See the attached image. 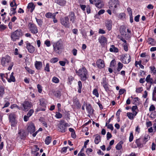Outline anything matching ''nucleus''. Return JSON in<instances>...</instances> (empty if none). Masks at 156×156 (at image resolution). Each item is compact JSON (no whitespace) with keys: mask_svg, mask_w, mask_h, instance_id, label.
I'll use <instances>...</instances> for the list:
<instances>
[{"mask_svg":"<svg viewBox=\"0 0 156 156\" xmlns=\"http://www.w3.org/2000/svg\"><path fill=\"white\" fill-rule=\"evenodd\" d=\"M106 26L108 30H110L112 29V22L111 20L107 21L106 23Z\"/></svg>","mask_w":156,"mask_h":156,"instance_id":"obj_25","label":"nucleus"},{"mask_svg":"<svg viewBox=\"0 0 156 156\" xmlns=\"http://www.w3.org/2000/svg\"><path fill=\"white\" fill-rule=\"evenodd\" d=\"M0 76L1 78V79L2 80L3 82H5V80L4 79V78H5V74L4 73H0Z\"/></svg>","mask_w":156,"mask_h":156,"instance_id":"obj_59","label":"nucleus"},{"mask_svg":"<svg viewBox=\"0 0 156 156\" xmlns=\"http://www.w3.org/2000/svg\"><path fill=\"white\" fill-rule=\"evenodd\" d=\"M44 44L47 47H49L51 45L50 41L48 40H46L45 41Z\"/></svg>","mask_w":156,"mask_h":156,"instance_id":"obj_57","label":"nucleus"},{"mask_svg":"<svg viewBox=\"0 0 156 156\" xmlns=\"http://www.w3.org/2000/svg\"><path fill=\"white\" fill-rule=\"evenodd\" d=\"M55 2L60 6H64L66 3V0H55Z\"/></svg>","mask_w":156,"mask_h":156,"instance_id":"obj_18","label":"nucleus"},{"mask_svg":"<svg viewBox=\"0 0 156 156\" xmlns=\"http://www.w3.org/2000/svg\"><path fill=\"white\" fill-rule=\"evenodd\" d=\"M58 60L57 58H52L50 61V62L52 63H55L57 62Z\"/></svg>","mask_w":156,"mask_h":156,"instance_id":"obj_49","label":"nucleus"},{"mask_svg":"<svg viewBox=\"0 0 156 156\" xmlns=\"http://www.w3.org/2000/svg\"><path fill=\"white\" fill-rule=\"evenodd\" d=\"M109 50L110 51L112 52H117L118 51V49L117 48L115 47V46L113 45H111Z\"/></svg>","mask_w":156,"mask_h":156,"instance_id":"obj_30","label":"nucleus"},{"mask_svg":"<svg viewBox=\"0 0 156 156\" xmlns=\"http://www.w3.org/2000/svg\"><path fill=\"white\" fill-rule=\"evenodd\" d=\"M155 109V108L154 106V105H151L149 109V110L150 112L153 111Z\"/></svg>","mask_w":156,"mask_h":156,"instance_id":"obj_56","label":"nucleus"},{"mask_svg":"<svg viewBox=\"0 0 156 156\" xmlns=\"http://www.w3.org/2000/svg\"><path fill=\"white\" fill-rule=\"evenodd\" d=\"M94 2L96 6L98 8H101L103 6L101 3V0H94Z\"/></svg>","mask_w":156,"mask_h":156,"instance_id":"obj_15","label":"nucleus"},{"mask_svg":"<svg viewBox=\"0 0 156 156\" xmlns=\"http://www.w3.org/2000/svg\"><path fill=\"white\" fill-rule=\"evenodd\" d=\"M93 94L96 97L98 98L99 97V94L98 89L96 88L94 89L93 91Z\"/></svg>","mask_w":156,"mask_h":156,"instance_id":"obj_38","label":"nucleus"},{"mask_svg":"<svg viewBox=\"0 0 156 156\" xmlns=\"http://www.w3.org/2000/svg\"><path fill=\"white\" fill-rule=\"evenodd\" d=\"M127 11L129 13V15H132V11L130 7H128L127 8Z\"/></svg>","mask_w":156,"mask_h":156,"instance_id":"obj_61","label":"nucleus"},{"mask_svg":"<svg viewBox=\"0 0 156 156\" xmlns=\"http://www.w3.org/2000/svg\"><path fill=\"white\" fill-rule=\"evenodd\" d=\"M152 99L153 101H156V93H153Z\"/></svg>","mask_w":156,"mask_h":156,"instance_id":"obj_64","label":"nucleus"},{"mask_svg":"<svg viewBox=\"0 0 156 156\" xmlns=\"http://www.w3.org/2000/svg\"><path fill=\"white\" fill-rule=\"evenodd\" d=\"M138 99L137 97L134 98L133 101V104L134 105H136L138 103Z\"/></svg>","mask_w":156,"mask_h":156,"instance_id":"obj_44","label":"nucleus"},{"mask_svg":"<svg viewBox=\"0 0 156 156\" xmlns=\"http://www.w3.org/2000/svg\"><path fill=\"white\" fill-rule=\"evenodd\" d=\"M97 66L99 69L103 68L105 67V64L104 61L101 59H99L98 60L97 62Z\"/></svg>","mask_w":156,"mask_h":156,"instance_id":"obj_14","label":"nucleus"},{"mask_svg":"<svg viewBox=\"0 0 156 156\" xmlns=\"http://www.w3.org/2000/svg\"><path fill=\"white\" fill-rule=\"evenodd\" d=\"M55 117L58 119H60L62 117V115L59 112H56V114L55 115Z\"/></svg>","mask_w":156,"mask_h":156,"instance_id":"obj_42","label":"nucleus"},{"mask_svg":"<svg viewBox=\"0 0 156 156\" xmlns=\"http://www.w3.org/2000/svg\"><path fill=\"white\" fill-rule=\"evenodd\" d=\"M34 112V111L33 109H30L29 111L28 112V113L27 114V116L30 117V116L32 115L33 113Z\"/></svg>","mask_w":156,"mask_h":156,"instance_id":"obj_45","label":"nucleus"},{"mask_svg":"<svg viewBox=\"0 0 156 156\" xmlns=\"http://www.w3.org/2000/svg\"><path fill=\"white\" fill-rule=\"evenodd\" d=\"M69 16L70 18V21H72V23H74L76 20V16L74 13L72 12H70Z\"/></svg>","mask_w":156,"mask_h":156,"instance_id":"obj_19","label":"nucleus"},{"mask_svg":"<svg viewBox=\"0 0 156 156\" xmlns=\"http://www.w3.org/2000/svg\"><path fill=\"white\" fill-rule=\"evenodd\" d=\"M86 109L88 111L90 114H91L93 112V110L92 109V107L90 104H88L86 106Z\"/></svg>","mask_w":156,"mask_h":156,"instance_id":"obj_31","label":"nucleus"},{"mask_svg":"<svg viewBox=\"0 0 156 156\" xmlns=\"http://www.w3.org/2000/svg\"><path fill=\"white\" fill-rule=\"evenodd\" d=\"M140 56L142 58H146L145 62H148L150 58V56L146 53H142L140 55Z\"/></svg>","mask_w":156,"mask_h":156,"instance_id":"obj_22","label":"nucleus"},{"mask_svg":"<svg viewBox=\"0 0 156 156\" xmlns=\"http://www.w3.org/2000/svg\"><path fill=\"white\" fill-rule=\"evenodd\" d=\"M44 70L48 72H50L49 65V63H47L46 64L44 68Z\"/></svg>","mask_w":156,"mask_h":156,"instance_id":"obj_47","label":"nucleus"},{"mask_svg":"<svg viewBox=\"0 0 156 156\" xmlns=\"http://www.w3.org/2000/svg\"><path fill=\"white\" fill-rule=\"evenodd\" d=\"M35 68L37 70H40L42 67V63L41 62L36 61L34 64Z\"/></svg>","mask_w":156,"mask_h":156,"instance_id":"obj_16","label":"nucleus"},{"mask_svg":"<svg viewBox=\"0 0 156 156\" xmlns=\"http://www.w3.org/2000/svg\"><path fill=\"white\" fill-rule=\"evenodd\" d=\"M27 8L28 9L31 8L30 12H32L35 8V6L32 2H30L28 4Z\"/></svg>","mask_w":156,"mask_h":156,"instance_id":"obj_29","label":"nucleus"},{"mask_svg":"<svg viewBox=\"0 0 156 156\" xmlns=\"http://www.w3.org/2000/svg\"><path fill=\"white\" fill-rule=\"evenodd\" d=\"M120 56V60L123 63L128 64L131 61V57L128 54H122Z\"/></svg>","mask_w":156,"mask_h":156,"instance_id":"obj_4","label":"nucleus"},{"mask_svg":"<svg viewBox=\"0 0 156 156\" xmlns=\"http://www.w3.org/2000/svg\"><path fill=\"white\" fill-rule=\"evenodd\" d=\"M143 90L142 87H140L136 88V92L137 93H140Z\"/></svg>","mask_w":156,"mask_h":156,"instance_id":"obj_46","label":"nucleus"},{"mask_svg":"<svg viewBox=\"0 0 156 156\" xmlns=\"http://www.w3.org/2000/svg\"><path fill=\"white\" fill-rule=\"evenodd\" d=\"M52 81L55 83H57L59 82V80L58 79L55 77H54L52 79Z\"/></svg>","mask_w":156,"mask_h":156,"instance_id":"obj_48","label":"nucleus"},{"mask_svg":"<svg viewBox=\"0 0 156 156\" xmlns=\"http://www.w3.org/2000/svg\"><path fill=\"white\" fill-rule=\"evenodd\" d=\"M76 73L80 77L82 81H85L87 79L88 77L87 71L85 67L84 66H83L82 68L76 71Z\"/></svg>","mask_w":156,"mask_h":156,"instance_id":"obj_1","label":"nucleus"},{"mask_svg":"<svg viewBox=\"0 0 156 156\" xmlns=\"http://www.w3.org/2000/svg\"><path fill=\"white\" fill-rule=\"evenodd\" d=\"M27 129L29 132L32 133L35 131V127L34 124L33 123L30 124L28 126Z\"/></svg>","mask_w":156,"mask_h":156,"instance_id":"obj_13","label":"nucleus"},{"mask_svg":"<svg viewBox=\"0 0 156 156\" xmlns=\"http://www.w3.org/2000/svg\"><path fill=\"white\" fill-rule=\"evenodd\" d=\"M125 91L126 90L125 89H120L119 91V95H122L123 94Z\"/></svg>","mask_w":156,"mask_h":156,"instance_id":"obj_62","label":"nucleus"},{"mask_svg":"<svg viewBox=\"0 0 156 156\" xmlns=\"http://www.w3.org/2000/svg\"><path fill=\"white\" fill-rule=\"evenodd\" d=\"M22 30L20 29H17L12 33L11 35V39L13 41H16L19 39L22 35Z\"/></svg>","mask_w":156,"mask_h":156,"instance_id":"obj_2","label":"nucleus"},{"mask_svg":"<svg viewBox=\"0 0 156 156\" xmlns=\"http://www.w3.org/2000/svg\"><path fill=\"white\" fill-rule=\"evenodd\" d=\"M10 57L8 55H6L4 57H2L1 59V63L3 66H6L11 61Z\"/></svg>","mask_w":156,"mask_h":156,"instance_id":"obj_5","label":"nucleus"},{"mask_svg":"<svg viewBox=\"0 0 156 156\" xmlns=\"http://www.w3.org/2000/svg\"><path fill=\"white\" fill-rule=\"evenodd\" d=\"M16 7L15 8H12L11 9V11L12 12V14H10V15L11 16H12V15H14L16 13Z\"/></svg>","mask_w":156,"mask_h":156,"instance_id":"obj_52","label":"nucleus"},{"mask_svg":"<svg viewBox=\"0 0 156 156\" xmlns=\"http://www.w3.org/2000/svg\"><path fill=\"white\" fill-rule=\"evenodd\" d=\"M136 110H138L137 106L136 105L133 106L132 108V111L133 113H134V112H137Z\"/></svg>","mask_w":156,"mask_h":156,"instance_id":"obj_43","label":"nucleus"},{"mask_svg":"<svg viewBox=\"0 0 156 156\" xmlns=\"http://www.w3.org/2000/svg\"><path fill=\"white\" fill-rule=\"evenodd\" d=\"M151 73H153L154 74H155L156 73V69L154 66H150V67Z\"/></svg>","mask_w":156,"mask_h":156,"instance_id":"obj_41","label":"nucleus"},{"mask_svg":"<svg viewBox=\"0 0 156 156\" xmlns=\"http://www.w3.org/2000/svg\"><path fill=\"white\" fill-rule=\"evenodd\" d=\"M30 31L33 34H37L38 32L37 29L36 25L34 23H29L28 25Z\"/></svg>","mask_w":156,"mask_h":156,"instance_id":"obj_7","label":"nucleus"},{"mask_svg":"<svg viewBox=\"0 0 156 156\" xmlns=\"http://www.w3.org/2000/svg\"><path fill=\"white\" fill-rule=\"evenodd\" d=\"M58 130L61 132L64 133L66 130V126L64 125L61 124L58 127Z\"/></svg>","mask_w":156,"mask_h":156,"instance_id":"obj_24","label":"nucleus"},{"mask_svg":"<svg viewBox=\"0 0 156 156\" xmlns=\"http://www.w3.org/2000/svg\"><path fill=\"white\" fill-rule=\"evenodd\" d=\"M101 84L107 92L109 91L108 85L106 82V78H103V81L101 83Z\"/></svg>","mask_w":156,"mask_h":156,"instance_id":"obj_12","label":"nucleus"},{"mask_svg":"<svg viewBox=\"0 0 156 156\" xmlns=\"http://www.w3.org/2000/svg\"><path fill=\"white\" fill-rule=\"evenodd\" d=\"M51 137L50 136H47L45 139V142L46 144L48 145L51 142Z\"/></svg>","mask_w":156,"mask_h":156,"instance_id":"obj_35","label":"nucleus"},{"mask_svg":"<svg viewBox=\"0 0 156 156\" xmlns=\"http://www.w3.org/2000/svg\"><path fill=\"white\" fill-rule=\"evenodd\" d=\"M78 91L79 93L81 92V89L82 86V82L80 81H79L78 83Z\"/></svg>","mask_w":156,"mask_h":156,"instance_id":"obj_36","label":"nucleus"},{"mask_svg":"<svg viewBox=\"0 0 156 156\" xmlns=\"http://www.w3.org/2000/svg\"><path fill=\"white\" fill-rule=\"evenodd\" d=\"M6 28V26L4 25H0V31H2L5 30Z\"/></svg>","mask_w":156,"mask_h":156,"instance_id":"obj_50","label":"nucleus"},{"mask_svg":"<svg viewBox=\"0 0 156 156\" xmlns=\"http://www.w3.org/2000/svg\"><path fill=\"white\" fill-rule=\"evenodd\" d=\"M137 113V112H134V113L128 112L127 113V116L128 117L129 119L130 120H133L134 117H135Z\"/></svg>","mask_w":156,"mask_h":156,"instance_id":"obj_17","label":"nucleus"},{"mask_svg":"<svg viewBox=\"0 0 156 156\" xmlns=\"http://www.w3.org/2000/svg\"><path fill=\"white\" fill-rule=\"evenodd\" d=\"M36 20L39 26H41L42 24V21L41 20L37 19L36 18Z\"/></svg>","mask_w":156,"mask_h":156,"instance_id":"obj_51","label":"nucleus"},{"mask_svg":"<svg viewBox=\"0 0 156 156\" xmlns=\"http://www.w3.org/2000/svg\"><path fill=\"white\" fill-rule=\"evenodd\" d=\"M25 69L29 73L33 74H34L35 73V71L34 70H32L29 67H25Z\"/></svg>","mask_w":156,"mask_h":156,"instance_id":"obj_37","label":"nucleus"},{"mask_svg":"<svg viewBox=\"0 0 156 156\" xmlns=\"http://www.w3.org/2000/svg\"><path fill=\"white\" fill-rule=\"evenodd\" d=\"M112 137L111 134L109 132H108L107 134V138L108 140Z\"/></svg>","mask_w":156,"mask_h":156,"instance_id":"obj_63","label":"nucleus"},{"mask_svg":"<svg viewBox=\"0 0 156 156\" xmlns=\"http://www.w3.org/2000/svg\"><path fill=\"white\" fill-rule=\"evenodd\" d=\"M16 116L14 113H11L9 115V121H15Z\"/></svg>","mask_w":156,"mask_h":156,"instance_id":"obj_33","label":"nucleus"},{"mask_svg":"<svg viewBox=\"0 0 156 156\" xmlns=\"http://www.w3.org/2000/svg\"><path fill=\"white\" fill-rule=\"evenodd\" d=\"M61 24L66 27L69 28L70 26V23L69 18L66 16L64 18L61 19Z\"/></svg>","mask_w":156,"mask_h":156,"instance_id":"obj_8","label":"nucleus"},{"mask_svg":"<svg viewBox=\"0 0 156 156\" xmlns=\"http://www.w3.org/2000/svg\"><path fill=\"white\" fill-rule=\"evenodd\" d=\"M14 73L12 72L10 76V78L8 79V82L9 83L11 82H14L16 80L15 77L13 76Z\"/></svg>","mask_w":156,"mask_h":156,"instance_id":"obj_26","label":"nucleus"},{"mask_svg":"<svg viewBox=\"0 0 156 156\" xmlns=\"http://www.w3.org/2000/svg\"><path fill=\"white\" fill-rule=\"evenodd\" d=\"M45 16L47 18H52L55 17V15L51 12H48L45 14Z\"/></svg>","mask_w":156,"mask_h":156,"instance_id":"obj_34","label":"nucleus"},{"mask_svg":"<svg viewBox=\"0 0 156 156\" xmlns=\"http://www.w3.org/2000/svg\"><path fill=\"white\" fill-rule=\"evenodd\" d=\"M123 142L122 141H120L116 145L115 147L116 149L118 150H120L122 147V144Z\"/></svg>","mask_w":156,"mask_h":156,"instance_id":"obj_28","label":"nucleus"},{"mask_svg":"<svg viewBox=\"0 0 156 156\" xmlns=\"http://www.w3.org/2000/svg\"><path fill=\"white\" fill-rule=\"evenodd\" d=\"M133 139V136L132 132H131L130 134V136L129 137V141L131 142L132 141Z\"/></svg>","mask_w":156,"mask_h":156,"instance_id":"obj_55","label":"nucleus"},{"mask_svg":"<svg viewBox=\"0 0 156 156\" xmlns=\"http://www.w3.org/2000/svg\"><path fill=\"white\" fill-rule=\"evenodd\" d=\"M26 44V48L28 52L30 53H33L35 51V48L31 45L28 41L25 42Z\"/></svg>","mask_w":156,"mask_h":156,"instance_id":"obj_10","label":"nucleus"},{"mask_svg":"<svg viewBox=\"0 0 156 156\" xmlns=\"http://www.w3.org/2000/svg\"><path fill=\"white\" fill-rule=\"evenodd\" d=\"M40 105L43 107H46L47 103V101L44 98H41L39 100Z\"/></svg>","mask_w":156,"mask_h":156,"instance_id":"obj_21","label":"nucleus"},{"mask_svg":"<svg viewBox=\"0 0 156 156\" xmlns=\"http://www.w3.org/2000/svg\"><path fill=\"white\" fill-rule=\"evenodd\" d=\"M9 122H11V125L12 127H14L16 126L17 123V122H16V120Z\"/></svg>","mask_w":156,"mask_h":156,"instance_id":"obj_54","label":"nucleus"},{"mask_svg":"<svg viewBox=\"0 0 156 156\" xmlns=\"http://www.w3.org/2000/svg\"><path fill=\"white\" fill-rule=\"evenodd\" d=\"M37 88L38 92L39 93H41L42 91V87L39 84H38L37 85Z\"/></svg>","mask_w":156,"mask_h":156,"instance_id":"obj_58","label":"nucleus"},{"mask_svg":"<svg viewBox=\"0 0 156 156\" xmlns=\"http://www.w3.org/2000/svg\"><path fill=\"white\" fill-rule=\"evenodd\" d=\"M123 65L121 62H119L118 64L117 70L118 71H120L123 67Z\"/></svg>","mask_w":156,"mask_h":156,"instance_id":"obj_39","label":"nucleus"},{"mask_svg":"<svg viewBox=\"0 0 156 156\" xmlns=\"http://www.w3.org/2000/svg\"><path fill=\"white\" fill-rule=\"evenodd\" d=\"M145 80L147 83H150L151 84L156 83V80L154 82H153V79L151 78V75H147L146 78Z\"/></svg>","mask_w":156,"mask_h":156,"instance_id":"obj_20","label":"nucleus"},{"mask_svg":"<svg viewBox=\"0 0 156 156\" xmlns=\"http://www.w3.org/2000/svg\"><path fill=\"white\" fill-rule=\"evenodd\" d=\"M119 6V0H111L110 2L109 8L113 10V12L117 9Z\"/></svg>","mask_w":156,"mask_h":156,"instance_id":"obj_3","label":"nucleus"},{"mask_svg":"<svg viewBox=\"0 0 156 156\" xmlns=\"http://www.w3.org/2000/svg\"><path fill=\"white\" fill-rule=\"evenodd\" d=\"M148 42L149 44L153 46L155 45L156 44V42L154 40L151 38H149L148 39Z\"/></svg>","mask_w":156,"mask_h":156,"instance_id":"obj_32","label":"nucleus"},{"mask_svg":"<svg viewBox=\"0 0 156 156\" xmlns=\"http://www.w3.org/2000/svg\"><path fill=\"white\" fill-rule=\"evenodd\" d=\"M31 106V103L28 101H25L23 104V110L25 111H28Z\"/></svg>","mask_w":156,"mask_h":156,"instance_id":"obj_11","label":"nucleus"},{"mask_svg":"<svg viewBox=\"0 0 156 156\" xmlns=\"http://www.w3.org/2000/svg\"><path fill=\"white\" fill-rule=\"evenodd\" d=\"M115 64V60H113L111 61L110 63V67H112L114 66Z\"/></svg>","mask_w":156,"mask_h":156,"instance_id":"obj_53","label":"nucleus"},{"mask_svg":"<svg viewBox=\"0 0 156 156\" xmlns=\"http://www.w3.org/2000/svg\"><path fill=\"white\" fill-rule=\"evenodd\" d=\"M98 41L101 45L104 47L107 43V39L103 35H102L99 37Z\"/></svg>","mask_w":156,"mask_h":156,"instance_id":"obj_9","label":"nucleus"},{"mask_svg":"<svg viewBox=\"0 0 156 156\" xmlns=\"http://www.w3.org/2000/svg\"><path fill=\"white\" fill-rule=\"evenodd\" d=\"M94 136H96L94 140V143L96 144H98L101 141V137L98 134Z\"/></svg>","mask_w":156,"mask_h":156,"instance_id":"obj_27","label":"nucleus"},{"mask_svg":"<svg viewBox=\"0 0 156 156\" xmlns=\"http://www.w3.org/2000/svg\"><path fill=\"white\" fill-rule=\"evenodd\" d=\"M5 93V88L4 87L0 86V99H2Z\"/></svg>","mask_w":156,"mask_h":156,"instance_id":"obj_23","label":"nucleus"},{"mask_svg":"<svg viewBox=\"0 0 156 156\" xmlns=\"http://www.w3.org/2000/svg\"><path fill=\"white\" fill-rule=\"evenodd\" d=\"M53 48L55 51L58 53H59L61 51V49L62 48L63 46L59 41L54 43L53 44Z\"/></svg>","mask_w":156,"mask_h":156,"instance_id":"obj_6","label":"nucleus"},{"mask_svg":"<svg viewBox=\"0 0 156 156\" xmlns=\"http://www.w3.org/2000/svg\"><path fill=\"white\" fill-rule=\"evenodd\" d=\"M123 45L124 50L126 51H128V48L127 43L126 44H123Z\"/></svg>","mask_w":156,"mask_h":156,"instance_id":"obj_60","label":"nucleus"},{"mask_svg":"<svg viewBox=\"0 0 156 156\" xmlns=\"http://www.w3.org/2000/svg\"><path fill=\"white\" fill-rule=\"evenodd\" d=\"M21 139H23L26 136L25 133L24 131L20 132L19 133Z\"/></svg>","mask_w":156,"mask_h":156,"instance_id":"obj_40","label":"nucleus"}]
</instances>
